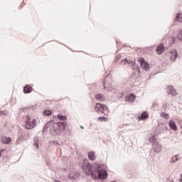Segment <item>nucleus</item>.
Returning <instances> with one entry per match:
<instances>
[{"mask_svg": "<svg viewBox=\"0 0 182 182\" xmlns=\"http://www.w3.org/2000/svg\"><path fill=\"white\" fill-rule=\"evenodd\" d=\"M82 170L84 173H85L86 176H92V177H93V173H95V171H93V167L92 166V164L89 163L87 159H84Z\"/></svg>", "mask_w": 182, "mask_h": 182, "instance_id": "obj_1", "label": "nucleus"}, {"mask_svg": "<svg viewBox=\"0 0 182 182\" xmlns=\"http://www.w3.org/2000/svg\"><path fill=\"white\" fill-rule=\"evenodd\" d=\"M92 178H101L102 180H105L107 178V171L105 169L94 171V172H92Z\"/></svg>", "mask_w": 182, "mask_h": 182, "instance_id": "obj_2", "label": "nucleus"}, {"mask_svg": "<svg viewBox=\"0 0 182 182\" xmlns=\"http://www.w3.org/2000/svg\"><path fill=\"white\" fill-rule=\"evenodd\" d=\"M36 126V119H31V117L27 116L26 117V129L27 130H31V129H33Z\"/></svg>", "mask_w": 182, "mask_h": 182, "instance_id": "obj_3", "label": "nucleus"}, {"mask_svg": "<svg viewBox=\"0 0 182 182\" xmlns=\"http://www.w3.org/2000/svg\"><path fill=\"white\" fill-rule=\"evenodd\" d=\"M139 62L141 65V68H142V69H144V70H149L150 69V66L149 65L148 63L144 60V58H139Z\"/></svg>", "mask_w": 182, "mask_h": 182, "instance_id": "obj_4", "label": "nucleus"}, {"mask_svg": "<svg viewBox=\"0 0 182 182\" xmlns=\"http://www.w3.org/2000/svg\"><path fill=\"white\" fill-rule=\"evenodd\" d=\"M106 109H107V107L100 103H97L95 106V111H97V113H103Z\"/></svg>", "mask_w": 182, "mask_h": 182, "instance_id": "obj_5", "label": "nucleus"}, {"mask_svg": "<svg viewBox=\"0 0 182 182\" xmlns=\"http://www.w3.org/2000/svg\"><path fill=\"white\" fill-rule=\"evenodd\" d=\"M170 60L171 62H174L176 59H177V56H178V53H177V50H171L170 51Z\"/></svg>", "mask_w": 182, "mask_h": 182, "instance_id": "obj_6", "label": "nucleus"}, {"mask_svg": "<svg viewBox=\"0 0 182 182\" xmlns=\"http://www.w3.org/2000/svg\"><path fill=\"white\" fill-rule=\"evenodd\" d=\"M56 125L58 126V127H59V129H60V130L65 131L68 127V122H58L56 123Z\"/></svg>", "mask_w": 182, "mask_h": 182, "instance_id": "obj_7", "label": "nucleus"}, {"mask_svg": "<svg viewBox=\"0 0 182 182\" xmlns=\"http://www.w3.org/2000/svg\"><path fill=\"white\" fill-rule=\"evenodd\" d=\"M167 90L168 95H171V96H176L177 95V91L172 86H168Z\"/></svg>", "mask_w": 182, "mask_h": 182, "instance_id": "obj_8", "label": "nucleus"}, {"mask_svg": "<svg viewBox=\"0 0 182 182\" xmlns=\"http://www.w3.org/2000/svg\"><path fill=\"white\" fill-rule=\"evenodd\" d=\"M164 44L161 43L159 45L158 47L156 48V52L158 55H161V53L164 52Z\"/></svg>", "mask_w": 182, "mask_h": 182, "instance_id": "obj_9", "label": "nucleus"}, {"mask_svg": "<svg viewBox=\"0 0 182 182\" xmlns=\"http://www.w3.org/2000/svg\"><path fill=\"white\" fill-rule=\"evenodd\" d=\"M1 141L4 144H11V137L1 136Z\"/></svg>", "mask_w": 182, "mask_h": 182, "instance_id": "obj_10", "label": "nucleus"}, {"mask_svg": "<svg viewBox=\"0 0 182 182\" xmlns=\"http://www.w3.org/2000/svg\"><path fill=\"white\" fill-rule=\"evenodd\" d=\"M169 127H171V129L175 132L177 131V124H176V122H174L173 120L169 122Z\"/></svg>", "mask_w": 182, "mask_h": 182, "instance_id": "obj_11", "label": "nucleus"}, {"mask_svg": "<svg viewBox=\"0 0 182 182\" xmlns=\"http://www.w3.org/2000/svg\"><path fill=\"white\" fill-rule=\"evenodd\" d=\"M154 151H156V153H160L161 151V145H160L159 143H155L154 144Z\"/></svg>", "mask_w": 182, "mask_h": 182, "instance_id": "obj_12", "label": "nucleus"}, {"mask_svg": "<svg viewBox=\"0 0 182 182\" xmlns=\"http://www.w3.org/2000/svg\"><path fill=\"white\" fill-rule=\"evenodd\" d=\"M139 120H146V119H149V114L147 112H144L140 117H138Z\"/></svg>", "mask_w": 182, "mask_h": 182, "instance_id": "obj_13", "label": "nucleus"}, {"mask_svg": "<svg viewBox=\"0 0 182 182\" xmlns=\"http://www.w3.org/2000/svg\"><path fill=\"white\" fill-rule=\"evenodd\" d=\"M134 99H136V95L131 94L126 97V100L127 102H134Z\"/></svg>", "mask_w": 182, "mask_h": 182, "instance_id": "obj_14", "label": "nucleus"}, {"mask_svg": "<svg viewBox=\"0 0 182 182\" xmlns=\"http://www.w3.org/2000/svg\"><path fill=\"white\" fill-rule=\"evenodd\" d=\"M88 158L93 161V160H96V153H95L94 151H91L88 154Z\"/></svg>", "mask_w": 182, "mask_h": 182, "instance_id": "obj_15", "label": "nucleus"}, {"mask_svg": "<svg viewBox=\"0 0 182 182\" xmlns=\"http://www.w3.org/2000/svg\"><path fill=\"white\" fill-rule=\"evenodd\" d=\"M23 92H24V93H31V92H32V86L27 85V86L24 87Z\"/></svg>", "mask_w": 182, "mask_h": 182, "instance_id": "obj_16", "label": "nucleus"}, {"mask_svg": "<svg viewBox=\"0 0 182 182\" xmlns=\"http://www.w3.org/2000/svg\"><path fill=\"white\" fill-rule=\"evenodd\" d=\"M95 99L100 100V102H103V100H105V97L101 94H98L95 95Z\"/></svg>", "mask_w": 182, "mask_h": 182, "instance_id": "obj_17", "label": "nucleus"}, {"mask_svg": "<svg viewBox=\"0 0 182 182\" xmlns=\"http://www.w3.org/2000/svg\"><path fill=\"white\" fill-rule=\"evenodd\" d=\"M57 117L58 120H63V122L68 120V117H66V116L58 114Z\"/></svg>", "mask_w": 182, "mask_h": 182, "instance_id": "obj_18", "label": "nucleus"}, {"mask_svg": "<svg viewBox=\"0 0 182 182\" xmlns=\"http://www.w3.org/2000/svg\"><path fill=\"white\" fill-rule=\"evenodd\" d=\"M43 116H50V114H52V111L46 109L45 111H43Z\"/></svg>", "mask_w": 182, "mask_h": 182, "instance_id": "obj_19", "label": "nucleus"}, {"mask_svg": "<svg viewBox=\"0 0 182 182\" xmlns=\"http://www.w3.org/2000/svg\"><path fill=\"white\" fill-rule=\"evenodd\" d=\"M176 21L178 22H182V14L179 13L176 15Z\"/></svg>", "mask_w": 182, "mask_h": 182, "instance_id": "obj_20", "label": "nucleus"}, {"mask_svg": "<svg viewBox=\"0 0 182 182\" xmlns=\"http://www.w3.org/2000/svg\"><path fill=\"white\" fill-rule=\"evenodd\" d=\"M122 63H123L124 65H133V61H129L127 60H122Z\"/></svg>", "mask_w": 182, "mask_h": 182, "instance_id": "obj_21", "label": "nucleus"}, {"mask_svg": "<svg viewBox=\"0 0 182 182\" xmlns=\"http://www.w3.org/2000/svg\"><path fill=\"white\" fill-rule=\"evenodd\" d=\"M161 117H163L164 119H168L169 115L167 113L161 112Z\"/></svg>", "mask_w": 182, "mask_h": 182, "instance_id": "obj_22", "label": "nucleus"}, {"mask_svg": "<svg viewBox=\"0 0 182 182\" xmlns=\"http://www.w3.org/2000/svg\"><path fill=\"white\" fill-rule=\"evenodd\" d=\"M99 122H108L109 119L107 117H102L98 118Z\"/></svg>", "mask_w": 182, "mask_h": 182, "instance_id": "obj_23", "label": "nucleus"}, {"mask_svg": "<svg viewBox=\"0 0 182 182\" xmlns=\"http://www.w3.org/2000/svg\"><path fill=\"white\" fill-rule=\"evenodd\" d=\"M177 39L182 41V31H181L177 35Z\"/></svg>", "mask_w": 182, "mask_h": 182, "instance_id": "obj_24", "label": "nucleus"}, {"mask_svg": "<svg viewBox=\"0 0 182 182\" xmlns=\"http://www.w3.org/2000/svg\"><path fill=\"white\" fill-rule=\"evenodd\" d=\"M178 160V155L176 156H173L172 157V161L173 163H176V161H177Z\"/></svg>", "mask_w": 182, "mask_h": 182, "instance_id": "obj_25", "label": "nucleus"}, {"mask_svg": "<svg viewBox=\"0 0 182 182\" xmlns=\"http://www.w3.org/2000/svg\"><path fill=\"white\" fill-rule=\"evenodd\" d=\"M7 114L6 111H0V116H6Z\"/></svg>", "mask_w": 182, "mask_h": 182, "instance_id": "obj_26", "label": "nucleus"}, {"mask_svg": "<svg viewBox=\"0 0 182 182\" xmlns=\"http://www.w3.org/2000/svg\"><path fill=\"white\" fill-rule=\"evenodd\" d=\"M34 146L37 148L39 149V145L38 144H35Z\"/></svg>", "mask_w": 182, "mask_h": 182, "instance_id": "obj_27", "label": "nucleus"}, {"mask_svg": "<svg viewBox=\"0 0 182 182\" xmlns=\"http://www.w3.org/2000/svg\"><path fill=\"white\" fill-rule=\"evenodd\" d=\"M3 151H5V150L2 149L1 151H0V156H2V152Z\"/></svg>", "mask_w": 182, "mask_h": 182, "instance_id": "obj_28", "label": "nucleus"}, {"mask_svg": "<svg viewBox=\"0 0 182 182\" xmlns=\"http://www.w3.org/2000/svg\"><path fill=\"white\" fill-rule=\"evenodd\" d=\"M179 181H180V182H182V173H181V178H180Z\"/></svg>", "mask_w": 182, "mask_h": 182, "instance_id": "obj_29", "label": "nucleus"}, {"mask_svg": "<svg viewBox=\"0 0 182 182\" xmlns=\"http://www.w3.org/2000/svg\"><path fill=\"white\" fill-rule=\"evenodd\" d=\"M172 40H173V42H174V41H176V38H172Z\"/></svg>", "mask_w": 182, "mask_h": 182, "instance_id": "obj_30", "label": "nucleus"}, {"mask_svg": "<svg viewBox=\"0 0 182 182\" xmlns=\"http://www.w3.org/2000/svg\"><path fill=\"white\" fill-rule=\"evenodd\" d=\"M104 87H106L105 86V81H104Z\"/></svg>", "mask_w": 182, "mask_h": 182, "instance_id": "obj_31", "label": "nucleus"}, {"mask_svg": "<svg viewBox=\"0 0 182 182\" xmlns=\"http://www.w3.org/2000/svg\"><path fill=\"white\" fill-rule=\"evenodd\" d=\"M81 129H84V127H81Z\"/></svg>", "mask_w": 182, "mask_h": 182, "instance_id": "obj_32", "label": "nucleus"}, {"mask_svg": "<svg viewBox=\"0 0 182 182\" xmlns=\"http://www.w3.org/2000/svg\"><path fill=\"white\" fill-rule=\"evenodd\" d=\"M171 182H174V181H171Z\"/></svg>", "mask_w": 182, "mask_h": 182, "instance_id": "obj_33", "label": "nucleus"}]
</instances>
